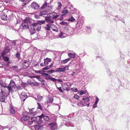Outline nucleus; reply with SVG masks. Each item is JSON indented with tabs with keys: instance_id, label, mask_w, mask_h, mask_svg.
<instances>
[{
	"instance_id": "obj_1",
	"label": "nucleus",
	"mask_w": 130,
	"mask_h": 130,
	"mask_svg": "<svg viewBox=\"0 0 130 130\" xmlns=\"http://www.w3.org/2000/svg\"><path fill=\"white\" fill-rule=\"evenodd\" d=\"M31 23L29 17L26 18L22 23V26L24 29H28L29 27V24Z\"/></svg>"
},
{
	"instance_id": "obj_2",
	"label": "nucleus",
	"mask_w": 130,
	"mask_h": 130,
	"mask_svg": "<svg viewBox=\"0 0 130 130\" xmlns=\"http://www.w3.org/2000/svg\"><path fill=\"white\" fill-rule=\"evenodd\" d=\"M6 55L4 54L3 55L2 54H1V56L2 57V59L5 62H6L5 64V65L8 66L9 64L11 63V61L9 60V57L5 56Z\"/></svg>"
},
{
	"instance_id": "obj_3",
	"label": "nucleus",
	"mask_w": 130,
	"mask_h": 130,
	"mask_svg": "<svg viewBox=\"0 0 130 130\" xmlns=\"http://www.w3.org/2000/svg\"><path fill=\"white\" fill-rule=\"evenodd\" d=\"M50 126V128L51 130H55L57 129V125L55 120L53 121L52 122L48 124Z\"/></svg>"
},
{
	"instance_id": "obj_4",
	"label": "nucleus",
	"mask_w": 130,
	"mask_h": 130,
	"mask_svg": "<svg viewBox=\"0 0 130 130\" xmlns=\"http://www.w3.org/2000/svg\"><path fill=\"white\" fill-rule=\"evenodd\" d=\"M7 96L6 95V93L3 91H1L0 92V101L2 102H4L5 100V98Z\"/></svg>"
},
{
	"instance_id": "obj_5",
	"label": "nucleus",
	"mask_w": 130,
	"mask_h": 130,
	"mask_svg": "<svg viewBox=\"0 0 130 130\" xmlns=\"http://www.w3.org/2000/svg\"><path fill=\"white\" fill-rule=\"evenodd\" d=\"M45 79L47 80H50L51 81L54 82H55L57 81H58L59 82H61L62 80L60 79H58L55 78L53 77H51L49 75V76H45Z\"/></svg>"
},
{
	"instance_id": "obj_6",
	"label": "nucleus",
	"mask_w": 130,
	"mask_h": 130,
	"mask_svg": "<svg viewBox=\"0 0 130 130\" xmlns=\"http://www.w3.org/2000/svg\"><path fill=\"white\" fill-rule=\"evenodd\" d=\"M5 48L4 51L2 52L1 54H2L3 55L6 54L10 52L11 51V49L10 47L6 45L5 44Z\"/></svg>"
},
{
	"instance_id": "obj_7",
	"label": "nucleus",
	"mask_w": 130,
	"mask_h": 130,
	"mask_svg": "<svg viewBox=\"0 0 130 130\" xmlns=\"http://www.w3.org/2000/svg\"><path fill=\"white\" fill-rule=\"evenodd\" d=\"M20 97L21 99L23 101H24L27 97V96L25 92H22L21 94Z\"/></svg>"
},
{
	"instance_id": "obj_8",
	"label": "nucleus",
	"mask_w": 130,
	"mask_h": 130,
	"mask_svg": "<svg viewBox=\"0 0 130 130\" xmlns=\"http://www.w3.org/2000/svg\"><path fill=\"white\" fill-rule=\"evenodd\" d=\"M43 115H41L40 116H37L38 119L36 121V123L39 124H41L42 122V119L43 118Z\"/></svg>"
},
{
	"instance_id": "obj_9",
	"label": "nucleus",
	"mask_w": 130,
	"mask_h": 130,
	"mask_svg": "<svg viewBox=\"0 0 130 130\" xmlns=\"http://www.w3.org/2000/svg\"><path fill=\"white\" fill-rule=\"evenodd\" d=\"M31 7L33 9H36L39 7V5L35 2H33L31 4Z\"/></svg>"
},
{
	"instance_id": "obj_10",
	"label": "nucleus",
	"mask_w": 130,
	"mask_h": 130,
	"mask_svg": "<svg viewBox=\"0 0 130 130\" xmlns=\"http://www.w3.org/2000/svg\"><path fill=\"white\" fill-rule=\"evenodd\" d=\"M1 18L3 20H6L7 19V16L5 13L2 12L1 14Z\"/></svg>"
},
{
	"instance_id": "obj_11",
	"label": "nucleus",
	"mask_w": 130,
	"mask_h": 130,
	"mask_svg": "<svg viewBox=\"0 0 130 130\" xmlns=\"http://www.w3.org/2000/svg\"><path fill=\"white\" fill-rule=\"evenodd\" d=\"M30 118L27 115L21 117L20 119L21 121V122L23 121H25L29 119Z\"/></svg>"
},
{
	"instance_id": "obj_12",
	"label": "nucleus",
	"mask_w": 130,
	"mask_h": 130,
	"mask_svg": "<svg viewBox=\"0 0 130 130\" xmlns=\"http://www.w3.org/2000/svg\"><path fill=\"white\" fill-rule=\"evenodd\" d=\"M52 61V59L48 58L44 59V64L45 65H47L48 64V63L51 62Z\"/></svg>"
},
{
	"instance_id": "obj_13",
	"label": "nucleus",
	"mask_w": 130,
	"mask_h": 130,
	"mask_svg": "<svg viewBox=\"0 0 130 130\" xmlns=\"http://www.w3.org/2000/svg\"><path fill=\"white\" fill-rule=\"evenodd\" d=\"M68 10H65L64 9L62 11V14L61 15L62 18L60 19V21H61L63 19V17L64 15L68 13Z\"/></svg>"
},
{
	"instance_id": "obj_14",
	"label": "nucleus",
	"mask_w": 130,
	"mask_h": 130,
	"mask_svg": "<svg viewBox=\"0 0 130 130\" xmlns=\"http://www.w3.org/2000/svg\"><path fill=\"white\" fill-rule=\"evenodd\" d=\"M10 113L13 114L15 113V108L12 105L10 106Z\"/></svg>"
},
{
	"instance_id": "obj_15",
	"label": "nucleus",
	"mask_w": 130,
	"mask_h": 130,
	"mask_svg": "<svg viewBox=\"0 0 130 130\" xmlns=\"http://www.w3.org/2000/svg\"><path fill=\"white\" fill-rule=\"evenodd\" d=\"M9 85L11 86L12 87H14V88H15V86H16L14 81L12 80H11L9 84Z\"/></svg>"
},
{
	"instance_id": "obj_16",
	"label": "nucleus",
	"mask_w": 130,
	"mask_h": 130,
	"mask_svg": "<svg viewBox=\"0 0 130 130\" xmlns=\"http://www.w3.org/2000/svg\"><path fill=\"white\" fill-rule=\"evenodd\" d=\"M36 98H37V99H35L37 101H41L42 100L43 97L38 94L37 95V97H36Z\"/></svg>"
},
{
	"instance_id": "obj_17",
	"label": "nucleus",
	"mask_w": 130,
	"mask_h": 130,
	"mask_svg": "<svg viewBox=\"0 0 130 130\" xmlns=\"http://www.w3.org/2000/svg\"><path fill=\"white\" fill-rule=\"evenodd\" d=\"M53 98L52 97H50L48 98L47 100V103H52L53 101Z\"/></svg>"
},
{
	"instance_id": "obj_18",
	"label": "nucleus",
	"mask_w": 130,
	"mask_h": 130,
	"mask_svg": "<svg viewBox=\"0 0 130 130\" xmlns=\"http://www.w3.org/2000/svg\"><path fill=\"white\" fill-rule=\"evenodd\" d=\"M80 23L78 22L76 25L77 26H79L78 27L80 28H81L83 24V20H81L80 21Z\"/></svg>"
},
{
	"instance_id": "obj_19",
	"label": "nucleus",
	"mask_w": 130,
	"mask_h": 130,
	"mask_svg": "<svg viewBox=\"0 0 130 130\" xmlns=\"http://www.w3.org/2000/svg\"><path fill=\"white\" fill-rule=\"evenodd\" d=\"M38 25V24L37 22H35L31 24L30 25V26L31 28H34V27H35V28H36V27H37Z\"/></svg>"
},
{
	"instance_id": "obj_20",
	"label": "nucleus",
	"mask_w": 130,
	"mask_h": 130,
	"mask_svg": "<svg viewBox=\"0 0 130 130\" xmlns=\"http://www.w3.org/2000/svg\"><path fill=\"white\" fill-rule=\"evenodd\" d=\"M45 22L44 20H38L36 21V22L37 23L38 25H40L44 24Z\"/></svg>"
},
{
	"instance_id": "obj_21",
	"label": "nucleus",
	"mask_w": 130,
	"mask_h": 130,
	"mask_svg": "<svg viewBox=\"0 0 130 130\" xmlns=\"http://www.w3.org/2000/svg\"><path fill=\"white\" fill-rule=\"evenodd\" d=\"M70 58H68L64 60H62L61 61V63L62 64H64L67 63L68 61L70 60Z\"/></svg>"
},
{
	"instance_id": "obj_22",
	"label": "nucleus",
	"mask_w": 130,
	"mask_h": 130,
	"mask_svg": "<svg viewBox=\"0 0 130 130\" xmlns=\"http://www.w3.org/2000/svg\"><path fill=\"white\" fill-rule=\"evenodd\" d=\"M29 31L30 32V34L31 35H32L35 33L36 31L35 28H31L29 30Z\"/></svg>"
},
{
	"instance_id": "obj_23",
	"label": "nucleus",
	"mask_w": 130,
	"mask_h": 130,
	"mask_svg": "<svg viewBox=\"0 0 130 130\" xmlns=\"http://www.w3.org/2000/svg\"><path fill=\"white\" fill-rule=\"evenodd\" d=\"M41 115H43V119L45 121H48L49 119V118L48 116H44V115L43 114H41Z\"/></svg>"
},
{
	"instance_id": "obj_24",
	"label": "nucleus",
	"mask_w": 130,
	"mask_h": 130,
	"mask_svg": "<svg viewBox=\"0 0 130 130\" xmlns=\"http://www.w3.org/2000/svg\"><path fill=\"white\" fill-rule=\"evenodd\" d=\"M68 55L71 58L74 59L75 57V55L74 54L69 53L68 54Z\"/></svg>"
},
{
	"instance_id": "obj_25",
	"label": "nucleus",
	"mask_w": 130,
	"mask_h": 130,
	"mask_svg": "<svg viewBox=\"0 0 130 130\" xmlns=\"http://www.w3.org/2000/svg\"><path fill=\"white\" fill-rule=\"evenodd\" d=\"M29 84L31 85V86H38L39 85V84L37 82H30Z\"/></svg>"
},
{
	"instance_id": "obj_26",
	"label": "nucleus",
	"mask_w": 130,
	"mask_h": 130,
	"mask_svg": "<svg viewBox=\"0 0 130 130\" xmlns=\"http://www.w3.org/2000/svg\"><path fill=\"white\" fill-rule=\"evenodd\" d=\"M34 128L35 130H42V127L38 125H36L34 126Z\"/></svg>"
},
{
	"instance_id": "obj_27",
	"label": "nucleus",
	"mask_w": 130,
	"mask_h": 130,
	"mask_svg": "<svg viewBox=\"0 0 130 130\" xmlns=\"http://www.w3.org/2000/svg\"><path fill=\"white\" fill-rule=\"evenodd\" d=\"M35 73H37L41 74H42L43 73L45 72V71H44L42 69L41 70H35Z\"/></svg>"
},
{
	"instance_id": "obj_28",
	"label": "nucleus",
	"mask_w": 130,
	"mask_h": 130,
	"mask_svg": "<svg viewBox=\"0 0 130 130\" xmlns=\"http://www.w3.org/2000/svg\"><path fill=\"white\" fill-rule=\"evenodd\" d=\"M47 3L46 2H45L43 4L42 6L40 8V9H43L45 8L47 6Z\"/></svg>"
},
{
	"instance_id": "obj_29",
	"label": "nucleus",
	"mask_w": 130,
	"mask_h": 130,
	"mask_svg": "<svg viewBox=\"0 0 130 130\" xmlns=\"http://www.w3.org/2000/svg\"><path fill=\"white\" fill-rule=\"evenodd\" d=\"M87 92V90H81L79 91V93L80 95H82L83 94H84L86 93Z\"/></svg>"
},
{
	"instance_id": "obj_30",
	"label": "nucleus",
	"mask_w": 130,
	"mask_h": 130,
	"mask_svg": "<svg viewBox=\"0 0 130 130\" xmlns=\"http://www.w3.org/2000/svg\"><path fill=\"white\" fill-rule=\"evenodd\" d=\"M87 102V101L86 102L85 101H81L80 103L81 105V107H83V106H86V103Z\"/></svg>"
},
{
	"instance_id": "obj_31",
	"label": "nucleus",
	"mask_w": 130,
	"mask_h": 130,
	"mask_svg": "<svg viewBox=\"0 0 130 130\" xmlns=\"http://www.w3.org/2000/svg\"><path fill=\"white\" fill-rule=\"evenodd\" d=\"M69 67V66L68 65H66L64 67L62 68L63 72H64L66 70H68Z\"/></svg>"
},
{
	"instance_id": "obj_32",
	"label": "nucleus",
	"mask_w": 130,
	"mask_h": 130,
	"mask_svg": "<svg viewBox=\"0 0 130 130\" xmlns=\"http://www.w3.org/2000/svg\"><path fill=\"white\" fill-rule=\"evenodd\" d=\"M38 119V118L36 117H31V120L32 122H36V121L37 119Z\"/></svg>"
},
{
	"instance_id": "obj_33",
	"label": "nucleus",
	"mask_w": 130,
	"mask_h": 130,
	"mask_svg": "<svg viewBox=\"0 0 130 130\" xmlns=\"http://www.w3.org/2000/svg\"><path fill=\"white\" fill-rule=\"evenodd\" d=\"M44 28L47 30H50V23H49L48 24H47L46 26L44 27Z\"/></svg>"
},
{
	"instance_id": "obj_34",
	"label": "nucleus",
	"mask_w": 130,
	"mask_h": 130,
	"mask_svg": "<svg viewBox=\"0 0 130 130\" xmlns=\"http://www.w3.org/2000/svg\"><path fill=\"white\" fill-rule=\"evenodd\" d=\"M47 14L46 11L41 12L39 13L40 16H42L43 15H46Z\"/></svg>"
},
{
	"instance_id": "obj_35",
	"label": "nucleus",
	"mask_w": 130,
	"mask_h": 130,
	"mask_svg": "<svg viewBox=\"0 0 130 130\" xmlns=\"http://www.w3.org/2000/svg\"><path fill=\"white\" fill-rule=\"evenodd\" d=\"M47 72L49 74H51L56 72L55 70L52 69L47 71Z\"/></svg>"
},
{
	"instance_id": "obj_36",
	"label": "nucleus",
	"mask_w": 130,
	"mask_h": 130,
	"mask_svg": "<svg viewBox=\"0 0 130 130\" xmlns=\"http://www.w3.org/2000/svg\"><path fill=\"white\" fill-rule=\"evenodd\" d=\"M25 123L26 125H31L33 123V122L32 121H27L25 122Z\"/></svg>"
},
{
	"instance_id": "obj_37",
	"label": "nucleus",
	"mask_w": 130,
	"mask_h": 130,
	"mask_svg": "<svg viewBox=\"0 0 130 130\" xmlns=\"http://www.w3.org/2000/svg\"><path fill=\"white\" fill-rule=\"evenodd\" d=\"M58 6L57 8L58 10H59L61 9L62 7V4L61 3L59 2H58Z\"/></svg>"
},
{
	"instance_id": "obj_38",
	"label": "nucleus",
	"mask_w": 130,
	"mask_h": 130,
	"mask_svg": "<svg viewBox=\"0 0 130 130\" xmlns=\"http://www.w3.org/2000/svg\"><path fill=\"white\" fill-rule=\"evenodd\" d=\"M60 24L62 25L67 26L68 25V23L66 22L62 21L60 23Z\"/></svg>"
},
{
	"instance_id": "obj_39",
	"label": "nucleus",
	"mask_w": 130,
	"mask_h": 130,
	"mask_svg": "<svg viewBox=\"0 0 130 130\" xmlns=\"http://www.w3.org/2000/svg\"><path fill=\"white\" fill-rule=\"evenodd\" d=\"M37 104L38 105V107L37 108L40 109V110H42V107L41 105L39 103L37 102Z\"/></svg>"
},
{
	"instance_id": "obj_40",
	"label": "nucleus",
	"mask_w": 130,
	"mask_h": 130,
	"mask_svg": "<svg viewBox=\"0 0 130 130\" xmlns=\"http://www.w3.org/2000/svg\"><path fill=\"white\" fill-rule=\"evenodd\" d=\"M68 21H71V22H72L74 21L75 20V19L73 17H72V16H71L70 18L69 19H68Z\"/></svg>"
},
{
	"instance_id": "obj_41",
	"label": "nucleus",
	"mask_w": 130,
	"mask_h": 130,
	"mask_svg": "<svg viewBox=\"0 0 130 130\" xmlns=\"http://www.w3.org/2000/svg\"><path fill=\"white\" fill-rule=\"evenodd\" d=\"M57 70H56V72H63L62 68H58L57 69Z\"/></svg>"
},
{
	"instance_id": "obj_42",
	"label": "nucleus",
	"mask_w": 130,
	"mask_h": 130,
	"mask_svg": "<svg viewBox=\"0 0 130 130\" xmlns=\"http://www.w3.org/2000/svg\"><path fill=\"white\" fill-rule=\"evenodd\" d=\"M45 21H46L47 22H49L50 20V18L48 17H46L45 18Z\"/></svg>"
},
{
	"instance_id": "obj_43",
	"label": "nucleus",
	"mask_w": 130,
	"mask_h": 130,
	"mask_svg": "<svg viewBox=\"0 0 130 130\" xmlns=\"http://www.w3.org/2000/svg\"><path fill=\"white\" fill-rule=\"evenodd\" d=\"M41 28V26L40 25H38L36 28L37 31H39L40 30Z\"/></svg>"
},
{
	"instance_id": "obj_44",
	"label": "nucleus",
	"mask_w": 130,
	"mask_h": 130,
	"mask_svg": "<svg viewBox=\"0 0 130 130\" xmlns=\"http://www.w3.org/2000/svg\"><path fill=\"white\" fill-rule=\"evenodd\" d=\"M20 54L19 52L17 53L16 54V57L18 59H20Z\"/></svg>"
},
{
	"instance_id": "obj_45",
	"label": "nucleus",
	"mask_w": 130,
	"mask_h": 130,
	"mask_svg": "<svg viewBox=\"0 0 130 130\" xmlns=\"http://www.w3.org/2000/svg\"><path fill=\"white\" fill-rule=\"evenodd\" d=\"M63 35V33L61 31H60V33L58 35V38H63V37H62Z\"/></svg>"
},
{
	"instance_id": "obj_46",
	"label": "nucleus",
	"mask_w": 130,
	"mask_h": 130,
	"mask_svg": "<svg viewBox=\"0 0 130 130\" xmlns=\"http://www.w3.org/2000/svg\"><path fill=\"white\" fill-rule=\"evenodd\" d=\"M50 28L52 29L53 28H55L56 27V26L55 25L53 24H50Z\"/></svg>"
},
{
	"instance_id": "obj_47",
	"label": "nucleus",
	"mask_w": 130,
	"mask_h": 130,
	"mask_svg": "<svg viewBox=\"0 0 130 130\" xmlns=\"http://www.w3.org/2000/svg\"><path fill=\"white\" fill-rule=\"evenodd\" d=\"M50 68L49 67V66H48L45 67L43 68L42 69V70H48L50 69Z\"/></svg>"
},
{
	"instance_id": "obj_48",
	"label": "nucleus",
	"mask_w": 130,
	"mask_h": 130,
	"mask_svg": "<svg viewBox=\"0 0 130 130\" xmlns=\"http://www.w3.org/2000/svg\"><path fill=\"white\" fill-rule=\"evenodd\" d=\"M12 87L11 86L9 85V86H7L6 88H7L9 91H10L12 90Z\"/></svg>"
},
{
	"instance_id": "obj_49",
	"label": "nucleus",
	"mask_w": 130,
	"mask_h": 130,
	"mask_svg": "<svg viewBox=\"0 0 130 130\" xmlns=\"http://www.w3.org/2000/svg\"><path fill=\"white\" fill-rule=\"evenodd\" d=\"M6 45H8L7 44H8V45L9 43V42H10V41H11L8 39L6 38Z\"/></svg>"
},
{
	"instance_id": "obj_50",
	"label": "nucleus",
	"mask_w": 130,
	"mask_h": 130,
	"mask_svg": "<svg viewBox=\"0 0 130 130\" xmlns=\"http://www.w3.org/2000/svg\"><path fill=\"white\" fill-rule=\"evenodd\" d=\"M87 30V32H88V33H90V27H86Z\"/></svg>"
},
{
	"instance_id": "obj_51",
	"label": "nucleus",
	"mask_w": 130,
	"mask_h": 130,
	"mask_svg": "<svg viewBox=\"0 0 130 130\" xmlns=\"http://www.w3.org/2000/svg\"><path fill=\"white\" fill-rule=\"evenodd\" d=\"M21 85H22L23 87H25L27 85V84L26 83L22 82Z\"/></svg>"
},
{
	"instance_id": "obj_52",
	"label": "nucleus",
	"mask_w": 130,
	"mask_h": 130,
	"mask_svg": "<svg viewBox=\"0 0 130 130\" xmlns=\"http://www.w3.org/2000/svg\"><path fill=\"white\" fill-rule=\"evenodd\" d=\"M38 80L39 81H40L41 82H45L44 80V79L40 77V78H39V79Z\"/></svg>"
},
{
	"instance_id": "obj_53",
	"label": "nucleus",
	"mask_w": 130,
	"mask_h": 130,
	"mask_svg": "<svg viewBox=\"0 0 130 130\" xmlns=\"http://www.w3.org/2000/svg\"><path fill=\"white\" fill-rule=\"evenodd\" d=\"M79 98V96L77 94L75 95L74 97V98L77 100H78Z\"/></svg>"
},
{
	"instance_id": "obj_54",
	"label": "nucleus",
	"mask_w": 130,
	"mask_h": 130,
	"mask_svg": "<svg viewBox=\"0 0 130 130\" xmlns=\"http://www.w3.org/2000/svg\"><path fill=\"white\" fill-rule=\"evenodd\" d=\"M53 15V17L52 18L53 19H56L59 16L58 15Z\"/></svg>"
},
{
	"instance_id": "obj_55",
	"label": "nucleus",
	"mask_w": 130,
	"mask_h": 130,
	"mask_svg": "<svg viewBox=\"0 0 130 130\" xmlns=\"http://www.w3.org/2000/svg\"><path fill=\"white\" fill-rule=\"evenodd\" d=\"M4 82L3 81V80L2 79L0 80V85L1 86L2 85H3V84H4Z\"/></svg>"
},
{
	"instance_id": "obj_56",
	"label": "nucleus",
	"mask_w": 130,
	"mask_h": 130,
	"mask_svg": "<svg viewBox=\"0 0 130 130\" xmlns=\"http://www.w3.org/2000/svg\"><path fill=\"white\" fill-rule=\"evenodd\" d=\"M57 89L59 90V91H60L61 92H63V91L62 90V89H61V87H57Z\"/></svg>"
},
{
	"instance_id": "obj_57",
	"label": "nucleus",
	"mask_w": 130,
	"mask_h": 130,
	"mask_svg": "<svg viewBox=\"0 0 130 130\" xmlns=\"http://www.w3.org/2000/svg\"><path fill=\"white\" fill-rule=\"evenodd\" d=\"M63 89L64 90H66L67 91H69V89L67 87H63Z\"/></svg>"
},
{
	"instance_id": "obj_58",
	"label": "nucleus",
	"mask_w": 130,
	"mask_h": 130,
	"mask_svg": "<svg viewBox=\"0 0 130 130\" xmlns=\"http://www.w3.org/2000/svg\"><path fill=\"white\" fill-rule=\"evenodd\" d=\"M42 75L44 76H49V75L46 73H43L42 74Z\"/></svg>"
},
{
	"instance_id": "obj_59",
	"label": "nucleus",
	"mask_w": 130,
	"mask_h": 130,
	"mask_svg": "<svg viewBox=\"0 0 130 130\" xmlns=\"http://www.w3.org/2000/svg\"><path fill=\"white\" fill-rule=\"evenodd\" d=\"M2 1L4 2L7 3L9 2V0H2Z\"/></svg>"
},
{
	"instance_id": "obj_60",
	"label": "nucleus",
	"mask_w": 130,
	"mask_h": 130,
	"mask_svg": "<svg viewBox=\"0 0 130 130\" xmlns=\"http://www.w3.org/2000/svg\"><path fill=\"white\" fill-rule=\"evenodd\" d=\"M1 86V87H3L4 88H5L7 86L6 84L4 83L3 84V85H2Z\"/></svg>"
},
{
	"instance_id": "obj_61",
	"label": "nucleus",
	"mask_w": 130,
	"mask_h": 130,
	"mask_svg": "<svg viewBox=\"0 0 130 130\" xmlns=\"http://www.w3.org/2000/svg\"><path fill=\"white\" fill-rule=\"evenodd\" d=\"M97 104L94 103V104L93 105V107L94 108H95L97 107Z\"/></svg>"
},
{
	"instance_id": "obj_62",
	"label": "nucleus",
	"mask_w": 130,
	"mask_h": 130,
	"mask_svg": "<svg viewBox=\"0 0 130 130\" xmlns=\"http://www.w3.org/2000/svg\"><path fill=\"white\" fill-rule=\"evenodd\" d=\"M52 29L54 31H56V32H58V29H57V28H56V29H53V28Z\"/></svg>"
},
{
	"instance_id": "obj_63",
	"label": "nucleus",
	"mask_w": 130,
	"mask_h": 130,
	"mask_svg": "<svg viewBox=\"0 0 130 130\" xmlns=\"http://www.w3.org/2000/svg\"><path fill=\"white\" fill-rule=\"evenodd\" d=\"M24 65V66H25V67H24V68H27L29 66L28 64L27 63L26 64H25Z\"/></svg>"
},
{
	"instance_id": "obj_64",
	"label": "nucleus",
	"mask_w": 130,
	"mask_h": 130,
	"mask_svg": "<svg viewBox=\"0 0 130 130\" xmlns=\"http://www.w3.org/2000/svg\"><path fill=\"white\" fill-rule=\"evenodd\" d=\"M120 19L118 18H116L115 19V20L116 21H117L118 20H120Z\"/></svg>"
}]
</instances>
